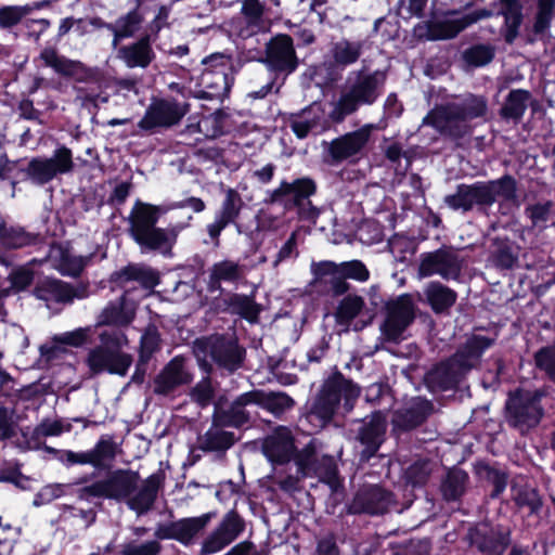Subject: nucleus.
Listing matches in <instances>:
<instances>
[{
  "label": "nucleus",
  "mask_w": 555,
  "mask_h": 555,
  "mask_svg": "<svg viewBox=\"0 0 555 555\" xmlns=\"http://www.w3.org/2000/svg\"><path fill=\"white\" fill-rule=\"evenodd\" d=\"M167 209L146 203L137 202L128 221L129 233L142 251H159L164 256L171 254L178 235L186 224L177 223L167 228H157L159 216Z\"/></svg>",
  "instance_id": "f257e3e1"
},
{
  "label": "nucleus",
  "mask_w": 555,
  "mask_h": 555,
  "mask_svg": "<svg viewBox=\"0 0 555 555\" xmlns=\"http://www.w3.org/2000/svg\"><path fill=\"white\" fill-rule=\"evenodd\" d=\"M262 451L266 457L278 464L288 462L294 455L295 446L292 433L286 427H278L272 434L266 437L262 443Z\"/></svg>",
  "instance_id": "a878e982"
},
{
  "label": "nucleus",
  "mask_w": 555,
  "mask_h": 555,
  "mask_svg": "<svg viewBox=\"0 0 555 555\" xmlns=\"http://www.w3.org/2000/svg\"><path fill=\"white\" fill-rule=\"evenodd\" d=\"M414 320V305L409 295H401L386 306L385 320L380 325L386 340H398Z\"/></svg>",
  "instance_id": "f3484780"
},
{
  "label": "nucleus",
  "mask_w": 555,
  "mask_h": 555,
  "mask_svg": "<svg viewBox=\"0 0 555 555\" xmlns=\"http://www.w3.org/2000/svg\"><path fill=\"white\" fill-rule=\"evenodd\" d=\"M35 296L43 301L70 302L74 298H85V287L75 288L67 283L57 280H46L36 286Z\"/></svg>",
  "instance_id": "c85d7f7f"
},
{
  "label": "nucleus",
  "mask_w": 555,
  "mask_h": 555,
  "mask_svg": "<svg viewBox=\"0 0 555 555\" xmlns=\"http://www.w3.org/2000/svg\"><path fill=\"white\" fill-rule=\"evenodd\" d=\"M73 154L66 146L56 149L51 157H34L29 160L23 172L31 183L44 185L57 175H65L73 170Z\"/></svg>",
  "instance_id": "ddd939ff"
},
{
  "label": "nucleus",
  "mask_w": 555,
  "mask_h": 555,
  "mask_svg": "<svg viewBox=\"0 0 555 555\" xmlns=\"http://www.w3.org/2000/svg\"><path fill=\"white\" fill-rule=\"evenodd\" d=\"M254 405H256L254 390L242 393L228 409L217 405L215 421L222 425L240 427L249 422L250 408Z\"/></svg>",
  "instance_id": "bb28decb"
},
{
  "label": "nucleus",
  "mask_w": 555,
  "mask_h": 555,
  "mask_svg": "<svg viewBox=\"0 0 555 555\" xmlns=\"http://www.w3.org/2000/svg\"><path fill=\"white\" fill-rule=\"evenodd\" d=\"M101 345L91 349L87 364L93 374L108 372L125 376L132 364V356L122 352L128 338L120 330L104 331L100 334Z\"/></svg>",
  "instance_id": "0eeeda50"
},
{
  "label": "nucleus",
  "mask_w": 555,
  "mask_h": 555,
  "mask_svg": "<svg viewBox=\"0 0 555 555\" xmlns=\"http://www.w3.org/2000/svg\"><path fill=\"white\" fill-rule=\"evenodd\" d=\"M222 424L214 420L212 426L201 438V449L204 451L224 452L235 442L234 434L222 428Z\"/></svg>",
  "instance_id": "e433bc0d"
},
{
  "label": "nucleus",
  "mask_w": 555,
  "mask_h": 555,
  "mask_svg": "<svg viewBox=\"0 0 555 555\" xmlns=\"http://www.w3.org/2000/svg\"><path fill=\"white\" fill-rule=\"evenodd\" d=\"M118 57L129 68H146L155 57L150 37H143L137 42L120 48L118 50Z\"/></svg>",
  "instance_id": "2f4dec72"
},
{
  "label": "nucleus",
  "mask_w": 555,
  "mask_h": 555,
  "mask_svg": "<svg viewBox=\"0 0 555 555\" xmlns=\"http://www.w3.org/2000/svg\"><path fill=\"white\" fill-rule=\"evenodd\" d=\"M363 41L341 39L332 49V55L336 64L349 66L358 62L363 52Z\"/></svg>",
  "instance_id": "c03bdc74"
},
{
  "label": "nucleus",
  "mask_w": 555,
  "mask_h": 555,
  "mask_svg": "<svg viewBox=\"0 0 555 555\" xmlns=\"http://www.w3.org/2000/svg\"><path fill=\"white\" fill-rule=\"evenodd\" d=\"M468 474L461 468L450 469L441 480L440 491L446 501H456L466 491L468 485Z\"/></svg>",
  "instance_id": "58836bf2"
},
{
  "label": "nucleus",
  "mask_w": 555,
  "mask_h": 555,
  "mask_svg": "<svg viewBox=\"0 0 555 555\" xmlns=\"http://www.w3.org/2000/svg\"><path fill=\"white\" fill-rule=\"evenodd\" d=\"M387 160L391 164L392 168L400 175H404L415 156L414 149L404 150L398 142H390L384 149Z\"/></svg>",
  "instance_id": "de8ad7c7"
},
{
  "label": "nucleus",
  "mask_w": 555,
  "mask_h": 555,
  "mask_svg": "<svg viewBox=\"0 0 555 555\" xmlns=\"http://www.w3.org/2000/svg\"><path fill=\"white\" fill-rule=\"evenodd\" d=\"M244 266L233 260H221L212 264L209 270V285L219 286L224 283H236L244 278Z\"/></svg>",
  "instance_id": "4c0bfd02"
},
{
  "label": "nucleus",
  "mask_w": 555,
  "mask_h": 555,
  "mask_svg": "<svg viewBox=\"0 0 555 555\" xmlns=\"http://www.w3.org/2000/svg\"><path fill=\"white\" fill-rule=\"evenodd\" d=\"M36 241V236L25 232L22 228H7L0 219V242L7 248H22Z\"/></svg>",
  "instance_id": "3c124183"
},
{
  "label": "nucleus",
  "mask_w": 555,
  "mask_h": 555,
  "mask_svg": "<svg viewBox=\"0 0 555 555\" xmlns=\"http://www.w3.org/2000/svg\"><path fill=\"white\" fill-rule=\"evenodd\" d=\"M492 339L474 336L454 356L441 362L426 374V383L433 390H444L456 386L479 362L482 352L492 345Z\"/></svg>",
  "instance_id": "20e7f679"
},
{
  "label": "nucleus",
  "mask_w": 555,
  "mask_h": 555,
  "mask_svg": "<svg viewBox=\"0 0 555 555\" xmlns=\"http://www.w3.org/2000/svg\"><path fill=\"white\" fill-rule=\"evenodd\" d=\"M106 480L107 499L126 500L128 507L138 515L147 513L157 498L159 478L151 475L141 480L137 472L118 469Z\"/></svg>",
  "instance_id": "7ed1b4c3"
},
{
  "label": "nucleus",
  "mask_w": 555,
  "mask_h": 555,
  "mask_svg": "<svg viewBox=\"0 0 555 555\" xmlns=\"http://www.w3.org/2000/svg\"><path fill=\"white\" fill-rule=\"evenodd\" d=\"M485 183L490 206L493 205L496 199L513 203L517 202V182L512 176L505 175L496 180L485 181Z\"/></svg>",
  "instance_id": "a19ab883"
},
{
  "label": "nucleus",
  "mask_w": 555,
  "mask_h": 555,
  "mask_svg": "<svg viewBox=\"0 0 555 555\" xmlns=\"http://www.w3.org/2000/svg\"><path fill=\"white\" fill-rule=\"evenodd\" d=\"M541 398L540 391L517 390L512 393L505 405L507 424L521 435L537 427L543 416Z\"/></svg>",
  "instance_id": "6e6552de"
},
{
  "label": "nucleus",
  "mask_w": 555,
  "mask_h": 555,
  "mask_svg": "<svg viewBox=\"0 0 555 555\" xmlns=\"http://www.w3.org/2000/svg\"><path fill=\"white\" fill-rule=\"evenodd\" d=\"M241 208V195L235 190L228 189L225 191L224 199L222 201L221 206L217 214L234 222L240 215Z\"/></svg>",
  "instance_id": "bf43d9fd"
},
{
  "label": "nucleus",
  "mask_w": 555,
  "mask_h": 555,
  "mask_svg": "<svg viewBox=\"0 0 555 555\" xmlns=\"http://www.w3.org/2000/svg\"><path fill=\"white\" fill-rule=\"evenodd\" d=\"M386 73L361 68L349 73L337 99L331 101L328 118L341 122L358 111L361 105H372L382 94Z\"/></svg>",
  "instance_id": "f03ea898"
},
{
  "label": "nucleus",
  "mask_w": 555,
  "mask_h": 555,
  "mask_svg": "<svg viewBox=\"0 0 555 555\" xmlns=\"http://www.w3.org/2000/svg\"><path fill=\"white\" fill-rule=\"evenodd\" d=\"M143 18L138 10L130 11L124 16H120L114 24L119 31V36L131 37L139 29Z\"/></svg>",
  "instance_id": "e2e57ef3"
},
{
  "label": "nucleus",
  "mask_w": 555,
  "mask_h": 555,
  "mask_svg": "<svg viewBox=\"0 0 555 555\" xmlns=\"http://www.w3.org/2000/svg\"><path fill=\"white\" fill-rule=\"evenodd\" d=\"M134 306L122 295L106 305L98 317L96 325H128L134 318Z\"/></svg>",
  "instance_id": "473e14b6"
},
{
  "label": "nucleus",
  "mask_w": 555,
  "mask_h": 555,
  "mask_svg": "<svg viewBox=\"0 0 555 555\" xmlns=\"http://www.w3.org/2000/svg\"><path fill=\"white\" fill-rule=\"evenodd\" d=\"M531 101V93L524 89L512 90L505 101V104L501 108V115L504 118L520 119L529 102Z\"/></svg>",
  "instance_id": "49530a36"
},
{
  "label": "nucleus",
  "mask_w": 555,
  "mask_h": 555,
  "mask_svg": "<svg viewBox=\"0 0 555 555\" xmlns=\"http://www.w3.org/2000/svg\"><path fill=\"white\" fill-rule=\"evenodd\" d=\"M90 257L74 255L68 248L62 245L51 246L48 260L52 267L63 275L77 276L86 267Z\"/></svg>",
  "instance_id": "c756f323"
},
{
  "label": "nucleus",
  "mask_w": 555,
  "mask_h": 555,
  "mask_svg": "<svg viewBox=\"0 0 555 555\" xmlns=\"http://www.w3.org/2000/svg\"><path fill=\"white\" fill-rule=\"evenodd\" d=\"M118 444L111 436H102L91 449L94 468L108 466L118 453Z\"/></svg>",
  "instance_id": "09e8293b"
},
{
  "label": "nucleus",
  "mask_w": 555,
  "mask_h": 555,
  "mask_svg": "<svg viewBox=\"0 0 555 555\" xmlns=\"http://www.w3.org/2000/svg\"><path fill=\"white\" fill-rule=\"evenodd\" d=\"M469 541L485 555H502L508 545V532L489 524H479L470 529Z\"/></svg>",
  "instance_id": "5701e85b"
},
{
  "label": "nucleus",
  "mask_w": 555,
  "mask_h": 555,
  "mask_svg": "<svg viewBox=\"0 0 555 555\" xmlns=\"http://www.w3.org/2000/svg\"><path fill=\"white\" fill-rule=\"evenodd\" d=\"M192 375L185 367L184 359L175 357L154 379V392L168 395L176 388L191 383Z\"/></svg>",
  "instance_id": "393cba45"
},
{
  "label": "nucleus",
  "mask_w": 555,
  "mask_h": 555,
  "mask_svg": "<svg viewBox=\"0 0 555 555\" xmlns=\"http://www.w3.org/2000/svg\"><path fill=\"white\" fill-rule=\"evenodd\" d=\"M464 259L452 247H441L420 256L417 274L420 278L440 276L446 281H456L462 274Z\"/></svg>",
  "instance_id": "f8f14e48"
},
{
  "label": "nucleus",
  "mask_w": 555,
  "mask_h": 555,
  "mask_svg": "<svg viewBox=\"0 0 555 555\" xmlns=\"http://www.w3.org/2000/svg\"><path fill=\"white\" fill-rule=\"evenodd\" d=\"M431 404L422 398H414L404 408L398 410L393 416L396 427L404 430L412 429L421 425L429 415Z\"/></svg>",
  "instance_id": "7c9ffc66"
},
{
  "label": "nucleus",
  "mask_w": 555,
  "mask_h": 555,
  "mask_svg": "<svg viewBox=\"0 0 555 555\" xmlns=\"http://www.w3.org/2000/svg\"><path fill=\"white\" fill-rule=\"evenodd\" d=\"M494 11L477 9L461 14L459 10H448L428 25V38L431 40H449L482 20L490 18Z\"/></svg>",
  "instance_id": "9b49d317"
},
{
  "label": "nucleus",
  "mask_w": 555,
  "mask_h": 555,
  "mask_svg": "<svg viewBox=\"0 0 555 555\" xmlns=\"http://www.w3.org/2000/svg\"><path fill=\"white\" fill-rule=\"evenodd\" d=\"M323 114L321 106L312 104L302 109L299 114L293 115L289 120V126L297 138H306L310 131L317 128H324L322 125Z\"/></svg>",
  "instance_id": "72a5a7b5"
},
{
  "label": "nucleus",
  "mask_w": 555,
  "mask_h": 555,
  "mask_svg": "<svg viewBox=\"0 0 555 555\" xmlns=\"http://www.w3.org/2000/svg\"><path fill=\"white\" fill-rule=\"evenodd\" d=\"M31 11L33 7L30 5L3 7L0 9V26L3 28L12 27Z\"/></svg>",
  "instance_id": "0e129e2a"
},
{
  "label": "nucleus",
  "mask_w": 555,
  "mask_h": 555,
  "mask_svg": "<svg viewBox=\"0 0 555 555\" xmlns=\"http://www.w3.org/2000/svg\"><path fill=\"white\" fill-rule=\"evenodd\" d=\"M189 109L190 105L186 102H179L175 99H157L149 105L138 126L146 131L169 128L179 124Z\"/></svg>",
  "instance_id": "2eb2a0df"
},
{
  "label": "nucleus",
  "mask_w": 555,
  "mask_h": 555,
  "mask_svg": "<svg viewBox=\"0 0 555 555\" xmlns=\"http://www.w3.org/2000/svg\"><path fill=\"white\" fill-rule=\"evenodd\" d=\"M295 462L297 470L301 476H308L314 473L328 483H334L336 480L337 467L335 459L323 454L322 443L317 439L310 440L309 443L296 454Z\"/></svg>",
  "instance_id": "4468645a"
},
{
  "label": "nucleus",
  "mask_w": 555,
  "mask_h": 555,
  "mask_svg": "<svg viewBox=\"0 0 555 555\" xmlns=\"http://www.w3.org/2000/svg\"><path fill=\"white\" fill-rule=\"evenodd\" d=\"M436 463L429 460H417L405 470L406 482L413 487L424 486L436 468Z\"/></svg>",
  "instance_id": "603ef678"
},
{
  "label": "nucleus",
  "mask_w": 555,
  "mask_h": 555,
  "mask_svg": "<svg viewBox=\"0 0 555 555\" xmlns=\"http://www.w3.org/2000/svg\"><path fill=\"white\" fill-rule=\"evenodd\" d=\"M256 405L269 411L275 416H280L294 405V400L285 392H264L254 390Z\"/></svg>",
  "instance_id": "37998d69"
},
{
  "label": "nucleus",
  "mask_w": 555,
  "mask_h": 555,
  "mask_svg": "<svg viewBox=\"0 0 555 555\" xmlns=\"http://www.w3.org/2000/svg\"><path fill=\"white\" fill-rule=\"evenodd\" d=\"M245 524L241 516L234 512H228L218 526L203 540L202 555L216 554L234 542L244 531Z\"/></svg>",
  "instance_id": "a211bd4d"
},
{
  "label": "nucleus",
  "mask_w": 555,
  "mask_h": 555,
  "mask_svg": "<svg viewBox=\"0 0 555 555\" xmlns=\"http://www.w3.org/2000/svg\"><path fill=\"white\" fill-rule=\"evenodd\" d=\"M212 518L211 513L198 517L182 518L170 524L158 525L155 537L158 539H175L183 544H189L203 531Z\"/></svg>",
  "instance_id": "412c9836"
},
{
  "label": "nucleus",
  "mask_w": 555,
  "mask_h": 555,
  "mask_svg": "<svg viewBox=\"0 0 555 555\" xmlns=\"http://www.w3.org/2000/svg\"><path fill=\"white\" fill-rule=\"evenodd\" d=\"M339 275L359 282H365L370 278V272L362 261L351 260L339 263Z\"/></svg>",
  "instance_id": "69168bd1"
},
{
  "label": "nucleus",
  "mask_w": 555,
  "mask_h": 555,
  "mask_svg": "<svg viewBox=\"0 0 555 555\" xmlns=\"http://www.w3.org/2000/svg\"><path fill=\"white\" fill-rule=\"evenodd\" d=\"M487 101L483 96L469 95L462 103H451L433 108L422 121L442 134L462 137L468 132L467 121L485 116Z\"/></svg>",
  "instance_id": "423d86ee"
},
{
  "label": "nucleus",
  "mask_w": 555,
  "mask_h": 555,
  "mask_svg": "<svg viewBox=\"0 0 555 555\" xmlns=\"http://www.w3.org/2000/svg\"><path fill=\"white\" fill-rule=\"evenodd\" d=\"M393 503L390 492L377 485L364 486L354 495L349 511L354 514L379 515L386 513Z\"/></svg>",
  "instance_id": "4be33fe9"
},
{
  "label": "nucleus",
  "mask_w": 555,
  "mask_h": 555,
  "mask_svg": "<svg viewBox=\"0 0 555 555\" xmlns=\"http://www.w3.org/2000/svg\"><path fill=\"white\" fill-rule=\"evenodd\" d=\"M553 207L554 204L551 201L537 203L526 207L525 214L530 219L533 228L543 230L547 227V222L551 220Z\"/></svg>",
  "instance_id": "6e6d98bb"
},
{
  "label": "nucleus",
  "mask_w": 555,
  "mask_h": 555,
  "mask_svg": "<svg viewBox=\"0 0 555 555\" xmlns=\"http://www.w3.org/2000/svg\"><path fill=\"white\" fill-rule=\"evenodd\" d=\"M162 552V545L156 540L145 542L131 541L122 545L121 555H158Z\"/></svg>",
  "instance_id": "680f3d73"
},
{
  "label": "nucleus",
  "mask_w": 555,
  "mask_h": 555,
  "mask_svg": "<svg viewBox=\"0 0 555 555\" xmlns=\"http://www.w3.org/2000/svg\"><path fill=\"white\" fill-rule=\"evenodd\" d=\"M229 307L232 312L240 314L251 323L257 321L260 312V307L247 295H233L229 300Z\"/></svg>",
  "instance_id": "864d4df0"
},
{
  "label": "nucleus",
  "mask_w": 555,
  "mask_h": 555,
  "mask_svg": "<svg viewBox=\"0 0 555 555\" xmlns=\"http://www.w3.org/2000/svg\"><path fill=\"white\" fill-rule=\"evenodd\" d=\"M263 62L276 73L289 75L296 70L298 59L296 56L293 39L288 35H276L266 44Z\"/></svg>",
  "instance_id": "6ab92c4d"
},
{
  "label": "nucleus",
  "mask_w": 555,
  "mask_h": 555,
  "mask_svg": "<svg viewBox=\"0 0 555 555\" xmlns=\"http://www.w3.org/2000/svg\"><path fill=\"white\" fill-rule=\"evenodd\" d=\"M363 310V298L358 295H348L339 302L335 318L338 324L348 326L354 318L362 314Z\"/></svg>",
  "instance_id": "8fccbe9b"
},
{
  "label": "nucleus",
  "mask_w": 555,
  "mask_h": 555,
  "mask_svg": "<svg viewBox=\"0 0 555 555\" xmlns=\"http://www.w3.org/2000/svg\"><path fill=\"white\" fill-rule=\"evenodd\" d=\"M498 4L500 8L496 14L504 17L505 41L513 43L522 22V5L518 0H499Z\"/></svg>",
  "instance_id": "f704fd0d"
},
{
  "label": "nucleus",
  "mask_w": 555,
  "mask_h": 555,
  "mask_svg": "<svg viewBox=\"0 0 555 555\" xmlns=\"http://www.w3.org/2000/svg\"><path fill=\"white\" fill-rule=\"evenodd\" d=\"M511 491L516 505L529 514H535L542 507V499L537 489L525 482L524 479L514 480Z\"/></svg>",
  "instance_id": "c9c22d12"
},
{
  "label": "nucleus",
  "mask_w": 555,
  "mask_h": 555,
  "mask_svg": "<svg viewBox=\"0 0 555 555\" xmlns=\"http://www.w3.org/2000/svg\"><path fill=\"white\" fill-rule=\"evenodd\" d=\"M298 231L292 232L286 242L280 247V249L273 256L271 261V268L278 271L280 266L284 262L295 259L298 257V244H297Z\"/></svg>",
  "instance_id": "4d7b16f0"
},
{
  "label": "nucleus",
  "mask_w": 555,
  "mask_h": 555,
  "mask_svg": "<svg viewBox=\"0 0 555 555\" xmlns=\"http://www.w3.org/2000/svg\"><path fill=\"white\" fill-rule=\"evenodd\" d=\"M241 16L231 23L233 31L242 37L249 38L268 27L266 0H243Z\"/></svg>",
  "instance_id": "aec40b11"
},
{
  "label": "nucleus",
  "mask_w": 555,
  "mask_h": 555,
  "mask_svg": "<svg viewBox=\"0 0 555 555\" xmlns=\"http://www.w3.org/2000/svg\"><path fill=\"white\" fill-rule=\"evenodd\" d=\"M39 59L43 65L52 68L57 75L74 78L77 81H85L90 77V70L80 61L67 59L57 53L53 47L41 50Z\"/></svg>",
  "instance_id": "b1692460"
},
{
  "label": "nucleus",
  "mask_w": 555,
  "mask_h": 555,
  "mask_svg": "<svg viewBox=\"0 0 555 555\" xmlns=\"http://www.w3.org/2000/svg\"><path fill=\"white\" fill-rule=\"evenodd\" d=\"M314 192L315 183L309 178L296 179L293 182L282 181L278 188L267 193L266 202L281 204L286 210L297 207L302 218L314 219L319 211L308 201Z\"/></svg>",
  "instance_id": "1a4fd4ad"
},
{
  "label": "nucleus",
  "mask_w": 555,
  "mask_h": 555,
  "mask_svg": "<svg viewBox=\"0 0 555 555\" xmlns=\"http://www.w3.org/2000/svg\"><path fill=\"white\" fill-rule=\"evenodd\" d=\"M495 49L491 44H475L463 53L464 61L475 67L489 64L494 57Z\"/></svg>",
  "instance_id": "5fc2aeb1"
},
{
  "label": "nucleus",
  "mask_w": 555,
  "mask_h": 555,
  "mask_svg": "<svg viewBox=\"0 0 555 555\" xmlns=\"http://www.w3.org/2000/svg\"><path fill=\"white\" fill-rule=\"evenodd\" d=\"M555 17V0H538V12L533 25L535 33H543Z\"/></svg>",
  "instance_id": "052dcab7"
},
{
  "label": "nucleus",
  "mask_w": 555,
  "mask_h": 555,
  "mask_svg": "<svg viewBox=\"0 0 555 555\" xmlns=\"http://www.w3.org/2000/svg\"><path fill=\"white\" fill-rule=\"evenodd\" d=\"M8 280L10 281V293L11 292H22L26 289L34 280V272L25 267H20L10 272Z\"/></svg>",
  "instance_id": "338daca9"
},
{
  "label": "nucleus",
  "mask_w": 555,
  "mask_h": 555,
  "mask_svg": "<svg viewBox=\"0 0 555 555\" xmlns=\"http://www.w3.org/2000/svg\"><path fill=\"white\" fill-rule=\"evenodd\" d=\"M386 431V418L382 412H374L365 417L359 428L358 439L365 447L363 455L373 456L383 442Z\"/></svg>",
  "instance_id": "cd10ccee"
},
{
  "label": "nucleus",
  "mask_w": 555,
  "mask_h": 555,
  "mask_svg": "<svg viewBox=\"0 0 555 555\" xmlns=\"http://www.w3.org/2000/svg\"><path fill=\"white\" fill-rule=\"evenodd\" d=\"M194 353L198 360L210 356L219 367L232 373L241 367L245 351L233 337L215 335L197 339L194 344Z\"/></svg>",
  "instance_id": "9d476101"
},
{
  "label": "nucleus",
  "mask_w": 555,
  "mask_h": 555,
  "mask_svg": "<svg viewBox=\"0 0 555 555\" xmlns=\"http://www.w3.org/2000/svg\"><path fill=\"white\" fill-rule=\"evenodd\" d=\"M518 259V247L507 238H494L490 262L499 269H511Z\"/></svg>",
  "instance_id": "ea45409f"
},
{
  "label": "nucleus",
  "mask_w": 555,
  "mask_h": 555,
  "mask_svg": "<svg viewBox=\"0 0 555 555\" xmlns=\"http://www.w3.org/2000/svg\"><path fill=\"white\" fill-rule=\"evenodd\" d=\"M372 129V125H365L356 131L334 139L330 143L324 142L325 162L330 165H337L346 159L357 157L367 144Z\"/></svg>",
  "instance_id": "dca6fc26"
},
{
  "label": "nucleus",
  "mask_w": 555,
  "mask_h": 555,
  "mask_svg": "<svg viewBox=\"0 0 555 555\" xmlns=\"http://www.w3.org/2000/svg\"><path fill=\"white\" fill-rule=\"evenodd\" d=\"M120 283L135 281L144 288H153L159 283L158 273L143 266H128L118 273Z\"/></svg>",
  "instance_id": "a18cd8bd"
},
{
  "label": "nucleus",
  "mask_w": 555,
  "mask_h": 555,
  "mask_svg": "<svg viewBox=\"0 0 555 555\" xmlns=\"http://www.w3.org/2000/svg\"><path fill=\"white\" fill-rule=\"evenodd\" d=\"M425 295L436 313L448 310L456 300V293L439 282L429 283L425 288Z\"/></svg>",
  "instance_id": "79ce46f5"
},
{
  "label": "nucleus",
  "mask_w": 555,
  "mask_h": 555,
  "mask_svg": "<svg viewBox=\"0 0 555 555\" xmlns=\"http://www.w3.org/2000/svg\"><path fill=\"white\" fill-rule=\"evenodd\" d=\"M476 472L481 479L488 480L494 486L492 496H498L506 487V476L501 470H498L488 464H479Z\"/></svg>",
  "instance_id": "13d9d810"
},
{
  "label": "nucleus",
  "mask_w": 555,
  "mask_h": 555,
  "mask_svg": "<svg viewBox=\"0 0 555 555\" xmlns=\"http://www.w3.org/2000/svg\"><path fill=\"white\" fill-rule=\"evenodd\" d=\"M359 396L360 388L336 371L324 382L310 409L308 418L311 422L318 420V426L323 427L335 414L350 412Z\"/></svg>",
  "instance_id": "39448f33"
},
{
  "label": "nucleus",
  "mask_w": 555,
  "mask_h": 555,
  "mask_svg": "<svg viewBox=\"0 0 555 555\" xmlns=\"http://www.w3.org/2000/svg\"><path fill=\"white\" fill-rule=\"evenodd\" d=\"M534 360L535 365L555 382V346L540 349Z\"/></svg>",
  "instance_id": "774afa93"
}]
</instances>
